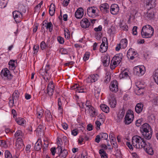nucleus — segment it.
Instances as JSON below:
<instances>
[{"instance_id":"obj_1","label":"nucleus","mask_w":158,"mask_h":158,"mask_svg":"<svg viewBox=\"0 0 158 158\" xmlns=\"http://www.w3.org/2000/svg\"><path fill=\"white\" fill-rule=\"evenodd\" d=\"M140 131L144 138L150 139L152 137V131L150 126L147 123H144L140 127Z\"/></svg>"},{"instance_id":"obj_2","label":"nucleus","mask_w":158,"mask_h":158,"mask_svg":"<svg viewBox=\"0 0 158 158\" xmlns=\"http://www.w3.org/2000/svg\"><path fill=\"white\" fill-rule=\"evenodd\" d=\"M154 31L153 28L149 25L144 26L141 31L142 36L143 38H149L153 35Z\"/></svg>"},{"instance_id":"obj_3","label":"nucleus","mask_w":158,"mask_h":158,"mask_svg":"<svg viewBox=\"0 0 158 158\" xmlns=\"http://www.w3.org/2000/svg\"><path fill=\"white\" fill-rule=\"evenodd\" d=\"M132 143L133 146L136 148H141L143 146H141V144L142 143H146V142L139 136L136 135L132 137Z\"/></svg>"},{"instance_id":"obj_4","label":"nucleus","mask_w":158,"mask_h":158,"mask_svg":"<svg viewBox=\"0 0 158 158\" xmlns=\"http://www.w3.org/2000/svg\"><path fill=\"white\" fill-rule=\"evenodd\" d=\"M134 118L133 112L131 110H128L124 118V123L125 124H129L132 122Z\"/></svg>"},{"instance_id":"obj_5","label":"nucleus","mask_w":158,"mask_h":158,"mask_svg":"<svg viewBox=\"0 0 158 158\" xmlns=\"http://www.w3.org/2000/svg\"><path fill=\"white\" fill-rule=\"evenodd\" d=\"M145 68L143 65L137 66L134 68V73L139 76L143 75L145 73Z\"/></svg>"},{"instance_id":"obj_6","label":"nucleus","mask_w":158,"mask_h":158,"mask_svg":"<svg viewBox=\"0 0 158 158\" xmlns=\"http://www.w3.org/2000/svg\"><path fill=\"white\" fill-rule=\"evenodd\" d=\"M141 144V146H143L142 148H143L147 153L151 155H153L154 153L153 150L149 143H142Z\"/></svg>"},{"instance_id":"obj_7","label":"nucleus","mask_w":158,"mask_h":158,"mask_svg":"<svg viewBox=\"0 0 158 158\" xmlns=\"http://www.w3.org/2000/svg\"><path fill=\"white\" fill-rule=\"evenodd\" d=\"M1 75L2 78L6 79L8 80H11L13 76L10 73V72L7 68L2 69L1 72Z\"/></svg>"},{"instance_id":"obj_8","label":"nucleus","mask_w":158,"mask_h":158,"mask_svg":"<svg viewBox=\"0 0 158 158\" xmlns=\"http://www.w3.org/2000/svg\"><path fill=\"white\" fill-rule=\"evenodd\" d=\"M54 90V84L52 81H51L47 86V94L51 97L53 94Z\"/></svg>"},{"instance_id":"obj_9","label":"nucleus","mask_w":158,"mask_h":158,"mask_svg":"<svg viewBox=\"0 0 158 158\" xmlns=\"http://www.w3.org/2000/svg\"><path fill=\"white\" fill-rule=\"evenodd\" d=\"M99 78V75L97 74H94L89 76L85 80L87 83H91L97 81Z\"/></svg>"},{"instance_id":"obj_10","label":"nucleus","mask_w":158,"mask_h":158,"mask_svg":"<svg viewBox=\"0 0 158 158\" xmlns=\"http://www.w3.org/2000/svg\"><path fill=\"white\" fill-rule=\"evenodd\" d=\"M110 89L111 91L115 93L118 91V83L116 80H114L111 82Z\"/></svg>"},{"instance_id":"obj_11","label":"nucleus","mask_w":158,"mask_h":158,"mask_svg":"<svg viewBox=\"0 0 158 158\" xmlns=\"http://www.w3.org/2000/svg\"><path fill=\"white\" fill-rule=\"evenodd\" d=\"M100 10L103 13H107L109 11V6L107 3L102 4L99 6Z\"/></svg>"},{"instance_id":"obj_12","label":"nucleus","mask_w":158,"mask_h":158,"mask_svg":"<svg viewBox=\"0 0 158 158\" xmlns=\"http://www.w3.org/2000/svg\"><path fill=\"white\" fill-rule=\"evenodd\" d=\"M136 54V52L134 51V50L132 48H130L127 51V56L128 58L132 60L135 58L134 56Z\"/></svg>"},{"instance_id":"obj_13","label":"nucleus","mask_w":158,"mask_h":158,"mask_svg":"<svg viewBox=\"0 0 158 158\" xmlns=\"http://www.w3.org/2000/svg\"><path fill=\"white\" fill-rule=\"evenodd\" d=\"M47 29H48L50 32H51L53 30V26L51 22H48L47 20H44L42 23V26H44Z\"/></svg>"},{"instance_id":"obj_14","label":"nucleus","mask_w":158,"mask_h":158,"mask_svg":"<svg viewBox=\"0 0 158 158\" xmlns=\"http://www.w3.org/2000/svg\"><path fill=\"white\" fill-rule=\"evenodd\" d=\"M80 25L82 27L85 28L89 27L90 23L87 19L84 18L81 21Z\"/></svg>"},{"instance_id":"obj_15","label":"nucleus","mask_w":158,"mask_h":158,"mask_svg":"<svg viewBox=\"0 0 158 158\" xmlns=\"http://www.w3.org/2000/svg\"><path fill=\"white\" fill-rule=\"evenodd\" d=\"M84 15V10L81 7L78 8L75 13V16L77 19L81 18Z\"/></svg>"},{"instance_id":"obj_16","label":"nucleus","mask_w":158,"mask_h":158,"mask_svg":"<svg viewBox=\"0 0 158 158\" xmlns=\"http://www.w3.org/2000/svg\"><path fill=\"white\" fill-rule=\"evenodd\" d=\"M109 102L111 107L114 108L116 106L117 103L116 100L113 95L109 98Z\"/></svg>"},{"instance_id":"obj_17","label":"nucleus","mask_w":158,"mask_h":158,"mask_svg":"<svg viewBox=\"0 0 158 158\" xmlns=\"http://www.w3.org/2000/svg\"><path fill=\"white\" fill-rule=\"evenodd\" d=\"M119 10V9L118 5L113 4L111 5L110 11L111 14L116 15L118 12Z\"/></svg>"},{"instance_id":"obj_18","label":"nucleus","mask_w":158,"mask_h":158,"mask_svg":"<svg viewBox=\"0 0 158 158\" xmlns=\"http://www.w3.org/2000/svg\"><path fill=\"white\" fill-rule=\"evenodd\" d=\"M15 146L17 149L18 150L21 149L23 146L24 147L23 143L22 142V139L20 138H18L16 139Z\"/></svg>"},{"instance_id":"obj_19","label":"nucleus","mask_w":158,"mask_h":158,"mask_svg":"<svg viewBox=\"0 0 158 158\" xmlns=\"http://www.w3.org/2000/svg\"><path fill=\"white\" fill-rule=\"evenodd\" d=\"M143 105L142 103H137L135 107V110L136 113L138 114L140 113L143 109Z\"/></svg>"},{"instance_id":"obj_20","label":"nucleus","mask_w":158,"mask_h":158,"mask_svg":"<svg viewBox=\"0 0 158 158\" xmlns=\"http://www.w3.org/2000/svg\"><path fill=\"white\" fill-rule=\"evenodd\" d=\"M94 7H89L87 10V13L88 15L90 17H92L93 15H94L96 13V10Z\"/></svg>"},{"instance_id":"obj_21","label":"nucleus","mask_w":158,"mask_h":158,"mask_svg":"<svg viewBox=\"0 0 158 158\" xmlns=\"http://www.w3.org/2000/svg\"><path fill=\"white\" fill-rule=\"evenodd\" d=\"M102 61L103 65L107 66L109 65L110 63V58L108 56H105L103 58Z\"/></svg>"},{"instance_id":"obj_22","label":"nucleus","mask_w":158,"mask_h":158,"mask_svg":"<svg viewBox=\"0 0 158 158\" xmlns=\"http://www.w3.org/2000/svg\"><path fill=\"white\" fill-rule=\"evenodd\" d=\"M155 0H147L146 4L150 8H153L156 6Z\"/></svg>"},{"instance_id":"obj_23","label":"nucleus","mask_w":158,"mask_h":158,"mask_svg":"<svg viewBox=\"0 0 158 158\" xmlns=\"http://www.w3.org/2000/svg\"><path fill=\"white\" fill-rule=\"evenodd\" d=\"M122 57V54H117L113 57V59L116 61L119 64L121 61Z\"/></svg>"},{"instance_id":"obj_24","label":"nucleus","mask_w":158,"mask_h":158,"mask_svg":"<svg viewBox=\"0 0 158 158\" xmlns=\"http://www.w3.org/2000/svg\"><path fill=\"white\" fill-rule=\"evenodd\" d=\"M45 118L47 121L50 122L52 120V116L49 111L47 110L45 111Z\"/></svg>"},{"instance_id":"obj_25","label":"nucleus","mask_w":158,"mask_h":158,"mask_svg":"<svg viewBox=\"0 0 158 158\" xmlns=\"http://www.w3.org/2000/svg\"><path fill=\"white\" fill-rule=\"evenodd\" d=\"M13 15L14 19L18 18H22L23 17V15L22 12L19 11H14L13 12Z\"/></svg>"},{"instance_id":"obj_26","label":"nucleus","mask_w":158,"mask_h":158,"mask_svg":"<svg viewBox=\"0 0 158 158\" xmlns=\"http://www.w3.org/2000/svg\"><path fill=\"white\" fill-rule=\"evenodd\" d=\"M42 147V145L40 140L39 139L35 144L34 149L37 151L40 150Z\"/></svg>"},{"instance_id":"obj_27","label":"nucleus","mask_w":158,"mask_h":158,"mask_svg":"<svg viewBox=\"0 0 158 158\" xmlns=\"http://www.w3.org/2000/svg\"><path fill=\"white\" fill-rule=\"evenodd\" d=\"M154 16V12L151 11H148L145 15V18L147 19H152L153 18Z\"/></svg>"},{"instance_id":"obj_28","label":"nucleus","mask_w":158,"mask_h":158,"mask_svg":"<svg viewBox=\"0 0 158 158\" xmlns=\"http://www.w3.org/2000/svg\"><path fill=\"white\" fill-rule=\"evenodd\" d=\"M14 136L16 139L18 138L22 139L24 136V134L21 130H18L15 133Z\"/></svg>"},{"instance_id":"obj_29","label":"nucleus","mask_w":158,"mask_h":158,"mask_svg":"<svg viewBox=\"0 0 158 158\" xmlns=\"http://www.w3.org/2000/svg\"><path fill=\"white\" fill-rule=\"evenodd\" d=\"M55 11V5L54 4H51L49 8V13L51 16H53Z\"/></svg>"},{"instance_id":"obj_30","label":"nucleus","mask_w":158,"mask_h":158,"mask_svg":"<svg viewBox=\"0 0 158 158\" xmlns=\"http://www.w3.org/2000/svg\"><path fill=\"white\" fill-rule=\"evenodd\" d=\"M100 107L102 110L104 112L107 113L109 112V108L106 104H102Z\"/></svg>"},{"instance_id":"obj_31","label":"nucleus","mask_w":158,"mask_h":158,"mask_svg":"<svg viewBox=\"0 0 158 158\" xmlns=\"http://www.w3.org/2000/svg\"><path fill=\"white\" fill-rule=\"evenodd\" d=\"M119 44L122 46V48H126L127 46V40L126 39H122L120 41Z\"/></svg>"},{"instance_id":"obj_32","label":"nucleus","mask_w":158,"mask_h":158,"mask_svg":"<svg viewBox=\"0 0 158 158\" xmlns=\"http://www.w3.org/2000/svg\"><path fill=\"white\" fill-rule=\"evenodd\" d=\"M15 60H10L8 64L9 65V69L10 70H14L15 68Z\"/></svg>"},{"instance_id":"obj_33","label":"nucleus","mask_w":158,"mask_h":158,"mask_svg":"<svg viewBox=\"0 0 158 158\" xmlns=\"http://www.w3.org/2000/svg\"><path fill=\"white\" fill-rule=\"evenodd\" d=\"M44 127L43 125H39L37 128L36 130V132L38 133V135L39 134H44Z\"/></svg>"},{"instance_id":"obj_34","label":"nucleus","mask_w":158,"mask_h":158,"mask_svg":"<svg viewBox=\"0 0 158 158\" xmlns=\"http://www.w3.org/2000/svg\"><path fill=\"white\" fill-rule=\"evenodd\" d=\"M99 152L102 158H107V154L104 151V149H100Z\"/></svg>"},{"instance_id":"obj_35","label":"nucleus","mask_w":158,"mask_h":158,"mask_svg":"<svg viewBox=\"0 0 158 158\" xmlns=\"http://www.w3.org/2000/svg\"><path fill=\"white\" fill-rule=\"evenodd\" d=\"M118 64V63H117L116 61L113 59L111 61L110 64V68L111 69L113 70L117 66Z\"/></svg>"},{"instance_id":"obj_36","label":"nucleus","mask_w":158,"mask_h":158,"mask_svg":"<svg viewBox=\"0 0 158 158\" xmlns=\"http://www.w3.org/2000/svg\"><path fill=\"white\" fill-rule=\"evenodd\" d=\"M19 97V94L18 90H15L13 93L12 98L14 100H17Z\"/></svg>"},{"instance_id":"obj_37","label":"nucleus","mask_w":158,"mask_h":158,"mask_svg":"<svg viewBox=\"0 0 158 158\" xmlns=\"http://www.w3.org/2000/svg\"><path fill=\"white\" fill-rule=\"evenodd\" d=\"M15 121L19 125H23L25 122V120L23 118H21L16 119Z\"/></svg>"},{"instance_id":"obj_38","label":"nucleus","mask_w":158,"mask_h":158,"mask_svg":"<svg viewBox=\"0 0 158 158\" xmlns=\"http://www.w3.org/2000/svg\"><path fill=\"white\" fill-rule=\"evenodd\" d=\"M68 154V152L67 150L64 149L63 150L60 152V155L62 158H65L66 157Z\"/></svg>"},{"instance_id":"obj_39","label":"nucleus","mask_w":158,"mask_h":158,"mask_svg":"<svg viewBox=\"0 0 158 158\" xmlns=\"http://www.w3.org/2000/svg\"><path fill=\"white\" fill-rule=\"evenodd\" d=\"M110 79L111 77L109 73H106L104 81L105 83H107L110 81Z\"/></svg>"},{"instance_id":"obj_40","label":"nucleus","mask_w":158,"mask_h":158,"mask_svg":"<svg viewBox=\"0 0 158 158\" xmlns=\"http://www.w3.org/2000/svg\"><path fill=\"white\" fill-rule=\"evenodd\" d=\"M43 110L42 109L40 110L39 111L38 110L37 112V117L39 119H40L43 116Z\"/></svg>"},{"instance_id":"obj_41","label":"nucleus","mask_w":158,"mask_h":158,"mask_svg":"<svg viewBox=\"0 0 158 158\" xmlns=\"http://www.w3.org/2000/svg\"><path fill=\"white\" fill-rule=\"evenodd\" d=\"M128 77V73L125 71H123L120 74L119 77L120 78H125Z\"/></svg>"},{"instance_id":"obj_42","label":"nucleus","mask_w":158,"mask_h":158,"mask_svg":"<svg viewBox=\"0 0 158 158\" xmlns=\"http://www.w3.org/2000/svg\"><path fill=\"white\" fill-rule=\"evenodd\" d=\"M7 2L5 0H0V8L5 7L6 5Z\"/></svg>"},{"instance_id":"obj_43","label":"nucleus","mask_w":158,"mask_h":158,"mask_svg":"<svg viewBox=\"0 0 158 158\" xmlns=\"http://www.w3.org/2000/svg\"><path fill=\"white\" fill-rule=\"evenodd\" d=\"M89 115L92 117H95L97 115V113L95 111L94 108L89 112Z\"/></svg>"},{"instance_id":"obj_44","label":"nucleus","mask_w":158,"mask_h":158,"mask_svg":"<svg viewBox=\"0 0 158 158\" xmlns=\"http://www.w3.org/2000/svg\"><path fill=\"white\" fill-rule=\"evenodd\" d=\"M102 139L107 140L108 138L107 134L105 133H101L100 134Z\"/></svg>"},{"instance_id":"obj_45","label":"nucleus","mask_w":158,"mask_h":158,"mask_svg":"<svg viewBox=\"0 0 158 158\" xmlns=\"http://www.w3.org/2000/svg\"><path fill=\"white\" fill-rule=\"evenodd\" d=\"M152 103L155 105H158V96H154L153 99L152 100Z\"/></svg>"},{"instance_id":"obj_46","label":"nucleus","mask_w":158,"mask_h":158,"mask_svg":"<svg viewBox=\"0 0 158 158\" xmlns=\"http://www.w3.org/2000/svg\"><path fill=\"white\" fill-rule=\"evenodd\" d=\"M115 28L113 27H111L110 28L108 29L107 32L110 35L114 34L115 33Z\"/></svg>"},{"instance_id":"obj_47","label":"nucleus","mask_w":158,"mask_h":158,"mask_svg":"<svg viewBox=\"0 0 158 158\" xmlns=\"http://www.w3.org/2000/svg\"><path fill=\"white\" fill-rule=\"evenodd\" d=\"M18 9L20 11L25 13L26 9L25 6L23 4H20L18 7Z\"/></svg>"},{"instance_id":"obj_48","label":"nucleus","mask_w":158,"mask_h":158,"mask_svg":"<svg viewBox=\"0 0 158 158\" xmlns=\"http://www.w3.org/2000/svg\"><path fill=\"white\" fill-rule=\"evenodd\" d=\"M39 73L40 74L43 76V77L44 76L47 77L48 76V74H46V73L45 70H44L43 67L42 69L40 70Z\"/></svg>"},{"instance_id":"obj_49","label":"nucleus","mask_w":158,"mask_h":158,"mask_svg":"<svg viewBox=\"0 0 158 158\" xmlns=\"http://www.w3.org/2000/svg\"><path fill=\"white\" fill-rule=\"evenodd\" d=\"M5 158H12L11 153L8 150H6L5 152Z\"/></svg>"},{"instance_id":"obj_50","label":"nucleus","mask_w":158,"mask_h":158,"mask_svg":"<svg viewBox=\"0 0 158 158\" xmlns=\"http://www.w3.org/2000/svg\"><path fill=\"white\" fill-rule=\"evenodd\" d=\"M108 43L106 44V47H100V51L102 53L105 52L107 50Z\"/></svg>"},{"instance_id":"obj_51","label":"nucleus","mask_w":158,"mask_h":158,"mask_svg":"<svg viewBox=\"0 0 158 158\" xmlns=\"http://www.w3.org/2000/svg\"><path fill=\"white\" fill-rule=\"evenodd\" d=\"M90 53L89 52H86L84 55L83 58V60L84 61H86L87 60L89 57Z\"/></svg>"},{"instance_id":"obj_52","label":"nucleus","mask_w":158,"mask_h":158,"mask_svg":"<svg viewBox=\"0 0 158 158\" xmlns=\"http://www.w3.org/2000/svg\"><path fill=\"white\" fill-rule=\"evenodd\" d=\"M50 66L49 64H47L45 67V68L44 69L46 73V74H48V76L49 75V72H48L49 70H50Z\"/></svg>"},{"instance_id":"obj_53","label":"nucleus","mask_w":158,"mask_h":158,"mask_svg":"<svg viewBox=\"0 0 158 158\" xmlns=\"http://www.w3.org/2000/svg\"><path fill=\"white\" fill-rule=\"evenodd\" d=\"M143 121V119L142 118L137 120L135 122V125L137 127L140 126L141 125Z\"/></svg>"},{"instance_id":"obj_54","label":"nucleus","mask_w":158,"mask_h":158,"mask_svg":"<svg viewBox=\"0 0 158 158\" xmlns=\"http://www.w3.org/2000/svg\"><path fill=\"white\" fill-rule=\"evenodd\" d=\"M0 146L6 148L7 146L6 141L4 140H1L0 139Z\"/></svg>"},{"instance_id":"obj_55","label":"nucleus","mask_w":158,"mask_h":158,"mask_svg":"<svg viewBox=\"0 0 158 158\" xmlns=\"http://www.w3.org/2000/svg\"><path fill=\"white\" fill-rule=\"evenodd\" d=\"M40 47L42 50L45 49L47 47L46 43L44 41H42L40 44Z\"/></svg>"},{"instance_id":"obj_56","label":"nucleus","mask_w":158,"mask_h":158,"mask_svg":"<svg viewBox=\"0 0 158 158\" xmlns=\"http://www.w3.org/2000/svg\"><path fill=\"white\" fill-rule=\"evenodd\" d=\"M57 40L61 44H64V38L61 36H58L57 38Z\"/></svg>"},{"instance_id":"obj_57","label":"nucleus","mask_w":158,"mask_h":158,"mask_svg":"<svg viewBox=\"0 0 158 158\" xmlns=\"http://www.w3.org/2000/svg\"><path fill=\"white\" fill-rule=\"evenodd\" d=\"M65 31V37L67 39H69L70 37V34L69 31L68 29H67V31L66 32V31L64 30Z\"/></svg>"},{"instance_id":"obj_58","label":"nucleus","mask_w":158,"mask_h":158,"mask_svg":"<svg viewBox=\"0 0 158 158\" xmlns=\"http://www.w3.org/2000/svg\"><path fill=\"white\" fill-rule=\"evenodd\" d=\"M31 148V145L30 144H28L26 146L25 149V150L27 153H28L30 152Z\"/></svg>"},{"instance_id":"obj_59","label":"nucleus","mask_w":158,"mask_h":158,"mask_svg":"<svg viewBox=\"0 0 158 158\" xmlns=\"http://www.w3.org/2000/svg\"><path fill=\"white\" fill-rule=\"evenodd\" d=\"M95 124L97 126V129H100V126L101 125V123L100 121L97 120L95 122Z\"/></svg>"},{"instance_id":"obj_60","label":"nucleus","mask_w":158,"mask_h":158,"mask_svg":"<svg viewBox=\"0 0 158 158\" xmlns=\"http://www.w3.org/2000/svg\"><path fill=\"white\" fill-rule=\"evenodd\" d=\"M137 27L136 26H134L132 29V33L134 35H136L137 34Z\"/></svg>"},{"instance_id":"obj_61","label":"nucleus","mask_w":158,"mask_h":158,"mask_svg":"<svg viewBox=\"0 0 158 158\" xmlns=\"http://www.w3.org/2000/svg\"><path fill=\"white\" fill-rule=\"evenodd\" d=\"M101 139V136L100 135H97L95 137V141L97 143H99Z\"/></svg>"},{"instance_id":"obj_62","label":"nucleus","mask_w":158,"mask_h":158,"mask_svg":"<svg viewBox=\"0 0 158 158\" xmlns=\"http://www.w3.org/2000/svg\"><path fill=\"white\" fill-rule=\"evenodd\" d=\"M113 134L112 133H111L110 135L109 136L110 139L111 143L112 142H114V141L115 140V139L113 136Z\"/></svg>"},{"instance_id":"obj_63","label":"nucleus","mask_w":158,"mask_h":158,"mask_svg":"<svg viewBox=\"0 0 158 158\" xmlns=\"http://www.w3.org/2000/svg\"><path fill=\"white\" fill-rule=\"evenodd\" d=\"M72 134L74 136L77 135L78 134V132L76 129H73L71 131Z\"/></svg>"},{"instance_id":"obj_64","label":"nucleus","mask_w":158,"mask_h":158,"mask_svg":"<svg viewBox=\"0 0 158 158\" xmlns=\"http://www.w3.org/2000/svg\"><path fill=\"white\" fill-rule=\"evenodd\" d=\"M39 48V45H35L33 47V50L35 52H37Z\"/></svg>"}]
</instances>
